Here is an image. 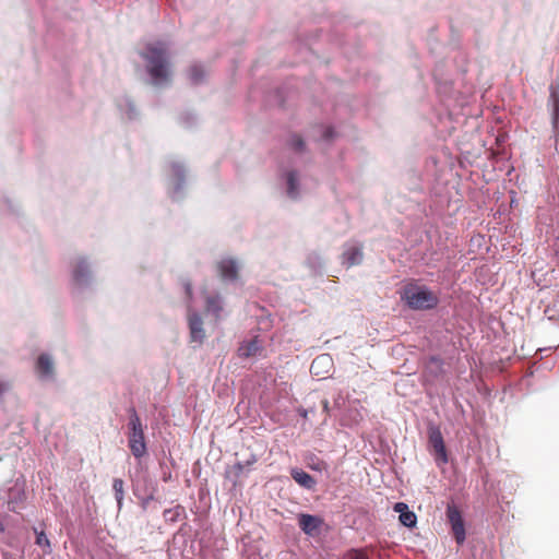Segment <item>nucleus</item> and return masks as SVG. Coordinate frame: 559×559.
<instances>
[{"instance_id": "1", "label": "nucleus", "mask_w": 559, "mask_h": 559, "mask_svg": "<svg viewBox=\"0 0 559 559\" xmlns=\"http://www.w3.org/2000/svg\"><path fill=\"white\" fill-rule=\"evenodd\" d=\"M141 57L146 61V70L154 83L167 84L170 82L171 70L167 46L163 41L150 43Z\"/></svg>"}, {"instance_id": "2", "label": "nucleus", "mask_w": 559, "mask_h": 559, "mask_svg": "<svg viewBox=\"0 0 559 559\" xmlns=\"http://www.w3.org/2000/svg\"><path fill=\"white\" fill-rule=\"evenodd\" d=\"M402 299L415 310L432 309L438 304V297L432 292L415 285L404 288Z\"/></svg>"}, {"instance_id": "3", "label": "nucleus", "mask_w": 559, "mask_h": 559, "mask_svg": "<svg viewBox=\"0 0 559 559\" xmlns=\"http://www.w3.org/2000/svg\"><path fill=\"white\" fill-rule=\"evenodd\" d=\"M129 413H130V421H129L130 431L128 435L129 448H130L132 454L136 459H141L147 452L143 425H142L141 419L138 416L134 407H131L129 409Z\"/></svg>"}, {"instance_id": "4", "label": "nucleus", "mask_w": 559, "mask_h": 559, "mask_svg": "<svg viewBox=\"0 0 559 559\" xmlns=\"http://www.w3.org/2000/svg\"><path fill=\"white\" fill-rule=\"evenodd\" d=\"M428 443L437 465L442 466L447 464L448 452L445 449L443 436L439 427L432 425L428 428Z\"/></svg>"}, {"instance_id": "5", "label": "nucleus", "mask_w": 559, "mask_h": 559, "mask_svg": "<svg viewBox=\"0 0 559 559\" xmlns=\"http://www.w3.org/2000/svg\"><path fill=\"white\" fill-rule=\"evenodd\" d=\"M447 516L451 524L452 533L456 543L462 545L465 542V526L462 514L457 507L454 504H449L447 508Z\"/></svg>"}, {"instance_id": "6", "label": "nucleus", "mask_w": 559, "mask_h": 559, "mask_svg": "<svg viewBox=\"0 0 559 559\" xmlns=\"http://www.w3.org/2000/svg\"><path fill=\"white\" fill-rule=\"evenodd\" d=\"M298 524L305 534L314 536L319 533L323 520L316 515L301 513L298 515Z\"/></svg>"}, {"instance_id": "7", "label": "nucleus", "mask_w": 559, "mask_h": 559, "mask_svg": "<svg viewBox=\"0 0 559 559\" xmlns=\"http://www.w3.org/2000/svg\"><path fill=\"white\" fill-rule=\"evenodd\" d=\"M217 272L224 281H236L238 278V264L231 258H224L216 264Z\"/></svg>"}, {"instance_id": "8", "label": "nucleus", "mask_w": 559, "mask_h": 559, "mask_svg": "<svg viewBox=\"0 0 559 559\" xmlns=\"http://www.w3.org/2000/svg\"><path fill=\"white\" fill-rule=\"evenodd\" d=\"M189 329L191 342L202 344L205 338V331L203 329V321L197 313L189 316Z\"/></svg>"}, {"instance_id": "9", "label": "nucleus", "mask_w": 559, "mask_h": 559, "mask_svg": "<svg viewBox=\"0 0 559 559\" xmlns=\"http://www.w3.org/2000/svg\"><path fill=\"white\" fill-rule=\"evenodd\" d=\"M394 512L399 513L400 522L406 527H414L417 523L416 514L409 510L408 506L404 502H397L393 507Z\"/></svg>"}, {"instance_id": "10", "label": "nucleus", "mask_w": 559, "mask_h": 559, "mask_svg": "<svg viewBox=\"0 0 559 559\" xmlns=\"http://www.w3.org/2000/svg\"><path fill=\"white\" fill-rule=\"evenodd\" d=\"M332 367V358L324 354L314 358L310 365V372L316 377H322L328 373Z\"/></svg>"}, {"instance_id": "11", "label": "nucleus", "mask_w": 559, "mask_h": 559, "mask_svg": "<svg viewBox=\"0 0 559 559\" xmlns=\"http://www.w3.org/2000/svg\"><path fill=\"white\" fill-rule=\"evenodd\" d=\"M35 369L40 379H50L53 377V362L47 354L38 356Z\"/></svg>"}, {"instance_id": "12", "label": "nucleus", "mask_w": 559, "mask_h": 559, "mask_svg": "<svg viewBox=\"0 0 559 559\" xmlns=\"http://www.w3.org/2000/svg\"><path fill=\"white\" fill-rule=\"evenodd\" d=\"M343 263L348 267L360 264L362 261V250L360 247L352 246L343 252Z\"/></svg>"}, {"instance_id": "13", "label": "nucleus", "mask_w": 559, "mask_h": 559, "mask_svg": "<svg viewBox=\"0 0 559 559\" xmlns=\"http://www.w3.org/2000/svg\"><path fill=\"white\" fill-rule=\"evenodd\" d=\"M290 475L298 485L306 489H313L316 486L314 478L302 469L294 468Z\"/></svg>"}, {"instance_id": "14", "label": "nucleus", "mask_w": 559, "mask_h": 559, "mask_svg": "<svg viewBox=\"0 0 559 559\" xmlns=\"http://www.w3.org/2000/svg\"><path fill=\"white\" fill-rule=\"evenodd\" d=\"M261 349L258 337L246 341L238 347V356L240 358H249L254 356Z\"/></svg>"}, {"instance_id": "15", "label": "nucleus", "mask_w": 559, "mask_h": 559, "mask_svg": "<svg viewBox=\"0 0 559 559\" xmlns=\"http://www.w3.org/2000/svg\"><path fill=\"white\" fill-rule=\"evenodd\" d=\"M549 100L552 105V123L554 128H558V121H559V87L555 85H550L549 87Z\"/></svg>"}, {"instance_id": "16", "label": "nucleus", "mask_w": 559, "mask_h": 559, "mask_svg": "<svg viewBox=\"0 0 559 559\" xmlns=\"http://www.w3.org/2000/svg\"><path fill=\"white\" fill-rule=\"evenodd\" d=\"M88 266L85 262V260L80 259L76 261L74 269H73V278L76 283L81 284L84 283L88 277Z\"/></svg>"}, {"instance_id": "17", "label": "nucleus", "mask_w": 559, "mask_h": 559, "mask_svg": "<svg viewBox=\"0 0 559 559\" xmlns=\"http://www.w3.org/2000/svg\"><path fill=\"white\" fill-rule=\"evenodd\" d=\"M206 310L212 312L216 318H219V313L223 310L222 300L219 296H210L206 298Z\"/></svg>"}, {"instance_id": "18", "label": "nucleus", "mask_w": 559, "mask_h": 559, "mask_svg": "<svg viewBox=\"0 0 559 559\" xmlns=\"http://www.w3.org/2000/svg\"><path fill=\"white\" fill-rule=\"evenodd\" d=\"M246 465L238 462L226 472V477L231 478L236 485L238 479L245 475Z\"/></svg>"}, {"instance_id": "19", "label": "nucleus", "mask_w": 559, "mask_h": 559, "mask_svg": "<svg viewBox=\"0 0 559 559\" xmlns=\"http://www.w3.org/2000/svg\"><path fill=\"white\" fill-rule=\"evenodd\" d=\"M287 193L292 198H296L298 193V180L297 174L295 171H290L287 176Z\"/></svg>"}, {"instance_id": "20", "label": "nucleus", "mask_w": 559, "mask_h": 559, "mask_svg": "<svg viewBox=\"0 0 559 559\" xmlns=\"http://www.w3.org/2000/svg\"><path fill=\"white\" fill-rule=\"evenodd\" d=\"M188 75L193 84H198L204 78V70L200 66L193 64L189 68Z\"/></svg>"}, {"instance_id": "21", "label": "nucleus", "mask_w": 559, "mask_h": 559, "mask_svg": "<svg viewBox=\"0 0 559 559\" xmlns=\"http://www.w3.org/2000/svg\"><path fill=\"white\" fill-rule=\"evenodd\" d=\"M123 486L124 481L121 478L114 479L112 489L115 491V497L119 508L121 507L123 500Z\"/></svg>"}, {"instance_id": "22", "label": "nucleus", "mask_w": 559, "mask_h": 559, "mask_svg": "<svg viewBox=\"0 0 559 559\" xmlns=\"http://www.w3.org/2000/svg\"><path fill=\"white\" fill-rule=\"evenodd\" d=\"M289 145L297 152H302L305 148V142L302 138L298 134H293L289 140Z\"/></svg>"}, {"instance_id": "23", "label": "nucleus", "mask_w": 559, "mask_h": 559, "mask_svg": "<svg viewBox=\"0 0 559 559\" xmlns=\"http://www.w3.org/2000/svg\"><path fill=\"white\" fill-rule=\"evenodd\" d=\"M36 544L40 547H49L50 542L44 532L37 533Z\"/></svg>"}, {"instance_id": "24", "label": "nucleus", "mask_w": 559, "mask_h": 559, "mask_svg": "<svg viewBox=\"0 0 559 559\" xmlns=\"http://www.w3.org/2000/svg\"><path fill=\"white\" fill-rule=\"evenodd\" d=\"M185 290H186L187 296H188L189 298H191V297H192V285H191V283H190V282H187V283L185 284Z\"/></svg>"}, {"instance_id": "25", "label": "nucleus", "mask_w": 559, "mask_h": 559, "mask_svg": "<svg viewBox=\"0 0 559 559\" xmlns=\"http://www.w3.org/2000/svg\"><path fill=\"white\" fill-rule=\"evenodd\" d=\"M310 467L316 471H322L326 467V464L324 462H319L316 465H310Z\"/></svg>"}, {"instance_id": "26", "label": "nucleus", "mask_w": 559, "mask_h": 559, "mask_svg": "<svg viewBox=\"0 0 559 559\" xmlns=\"http://www.w3.org/2000/svg\"><path fill=\"white\" fill-rule=\"evenodd\" d=\"M353 559H369V557L364 551H355Z\"/></svg>"}, {"instance_id": "27", "label": "nucleus", "mask_w": 559, "mask_h": 559, "mask_svg": "<svg viewBox=\"0 0 559 559\" xmlns=\"http://www.w3.org/2000/svg\"><path fill=\"white\" fill-rule=\"evenodd\" d=\"M429 361L430 364H435L438 368L441 366V360L439 358L431 357Z\"/></svg>"}, {"instance_id": "28", "label": "nucleus", "mask_w": 559, "mask_h": 559, "mask_svg": "<svg viewBox=\"0 0 559 559\" xmlns=\"http://www.w3.org/2000/svg\"><path fill=\"white\" fill-rule=\"evenodd\" d=\"M298 413H299V415H300L301 417H304V418H307V417H308V411H307V409H305V408H300V409L298 411Z\"/></svg>"}, {"instance_id": "29", "label": "nucleus", "mask_w": 559, "mask_h": 559, "mask_svg": "<svg viewBox=\"0 0 559 559\" xmlns=\"http://www.w3.org/2000/svg\"><path fill=\"white\" fill-rule=\"evenodd\" d=\"M322 406H323L324 412L328 414L329 413V401L324 400L322 402Z\"/></svg>"}, {"instance_id": "30", "label": "nucleus", "mask_w": 559, "mask_h": 559, "mask_svg": "<svg viewBox=\"0 0 559 559\" xmlns=\"http://www.w3.org/2000/svg\"><path fill=\"white\" fill-rule=\"evenodd\" d=\"M324 136H325L326 139H330V138L332 136V129H328V130L325 131Z\"/></svg>"}, {"instance_id": "31", "label": "nucleus", "mask_w": 559, "mask_h": 559, "mask_svg": "<svg viewBox=\"0 0 559 559\" xmlns=\"http://www.w3.org/2000/svg\"><path fill=\"white\" fill-rule=\"evenodd\" d=\"M4 559H13V556L9 552H3Z\"/></svg>"}, {"instance_id": "32", "label": "nucleus", "mask_w": 559, "mask_h": 559, "mask_svg": "<svg viewBox=\"0 0 559 559\" xmlns=\"http://www.w3.org/2000/svg\"><path fill=\"white\" fill-rule=\"evenodd\" d=\"M2 530H3V526H2V524L0 523V531H2Z\"/></svg>"}]
</instances>
